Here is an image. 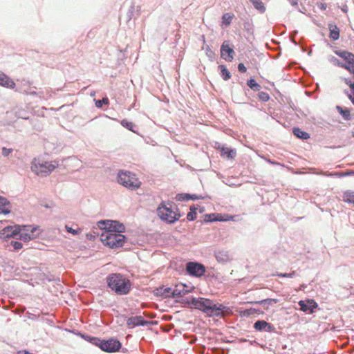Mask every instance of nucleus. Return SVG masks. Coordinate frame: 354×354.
<instances>
[{"mask_svg":"<svg viewBox=\"0 0 354 354\" xmlns=\"http://www.w3.org/2000/svg\"><path fill=\"white\" fill-rule=\"evenodd\" d=\"M213 270L214 268H210L209 269H207L206 268V273L203 276L205 277L206 279H217V276L213 272Z\"/></svg>","mask_w":354,"mask_h":354,"instance_id":"8fccbe9b","label":"nucleus"},{"mask_svg":"<svg viewBox=\"0 0 354 354\" xmlns=\"http://www.w3.org/2000/svg\"><path fill=\"white\" fill-rule=\"evenodd\" d=\"M197 298L193 295L189 296L182 300V304L187 308H196V304H194L197 302Z\"/></svg>","mask_w":354,"mask_h":354,"instance_id":"7c9ffc66","label":"nucleus"},{"mask_svg":"<svg viewBox=\"0 0 354 354\" xmlns=\"http://www.w3.org/2000/svg\"><path fill=\"white\" fill-rule=\"evenodd\" d=\"M328 60L333 63L335 66L342 68L343 62H340L337 57L334 56H331L329 57Z\"/></svg>","mask_w":354,"mask_h":354,"instance_id":"3c124183","label":"nucleus"},{"mask_svg":"<svg viewBox=\"0 0 354 354\" xmlns=\"http://www.w3.org/2000/svg\"><path fill=\"white\" fill-rule=\"evenodd\" d=\"M221 214L218 213H209L205 214L203 216L204 223H209L216 221H220Z\"/></svg>","mask_w":354,"mask_h":354,"instance_id":"473e14b6","label":"nucleus"},{"mask_svg":"<svg viewBox=\"0 0 354 354\" xmlns=\"http://www.w3.org/2000/svg\"><path fill=\"white\" fill-rule=\"evenodd\" d=\"M336 109L337 112L339 113V115H341V116L344 118V120L348 121L352 119L351 111L348 108L344 107L340 105H337Z\"/></svg>","mask_w":354,"mask_h":354,"instance_id":"bb28decb","label":"nucleus"},{"mask_svg":"<svg viewBox=\"0 0 354 354\" xmlns=\"http://www.w3.org/2000/svg\"><path fill=\"white\" fill-rule=\"evenodd\" d=\"M342 201L348 204L353 205L354 207V191H344L342 194Z\"/></svg>","mask_w":354,"mask_h":354,"instance_id":"c756f323","label":"nucleus"},{"mask_svg":"<svg viewBox=\"0 0 354 354\" xmlns=\"http://www.w3.org/2000/svg\"><path fill=\"white\" fill-rule=\"evenodd\" d=\"M348 72H349L351 74H354V64L351 66H346V68H345Z\"/></svg>","mask_w":354,"mask_h":354,"instance_id":"0e129e2a","label":"nucleus"},{"mask_svg":"<svg viewBox=\"0 0 354 354\" xmlns=\"http://www.w3.org/2000/svg\"><path fill=\"white\" fill-rule=\"evenodd\" d=\"M301 311L312 314L316 309L319 308L318 304L313 299H308L306 300H300L298 302Z\"/></svg>","mask_w":354,"mask_h":354,"instance_id":"2eb2a0df","label":"nucleus"},{"mask_svg":"<svg viewBox=\"0 0 354 354\" xmlns=\"http://www.w3.org/2000/svg\"><path fill=\"white\" fill-rule=\"evenodd\" d=\"M266 326L265 328L264 332H268L270 333H276V328L274 326L269 322H266Z\"/></svg>","mask_w":354,"mask_h":354,"instance_id":"603ef678","label":"nucleus"},{"mask_svg":"<svg viewBox=\"0 0 354 354\" xmlns=\"http://www.w3.org/2000/svg\"><path fill=\"white\" fill-rule=\"evenodd\" d=\"M95 106L98 109L102 108L104 105H109V100L107 97H103L102 99L100 100H94Z\"/></svg>","mask_w":354,"mask_h":354,"instance_id":"37998d69","label":"nucleus"},{"mask_svg":"<svg viewBox=\"0 0 354 354\" xmlns=\"http://www.w3.org/2000/svg\"><path fill=\"white\" fill-rule=\"evenodd\" d=\"M141 9L140 6L135 7L132 3L127 12V21H129L132 19H136L140 15Z\"/></svg>","mask_w":354,"mask_h":354,"instance_id":"b1692460","label":"nucleus"},{"mask_svg":"<svg viewBox=\"0 0 354 354\" xmlns=\"http://www.w3.org/2000/svg\"><path fill=\"white\" fill-rule=\"evenodd\" d=\"M185 272L189 277L201 278L206 273V266L199 261H189L186 263Z\"/></svg>","mask_w":354,"mask_h":354,"instance_id":"9d476101","label":"nucleus"},{"mask_svg":"<svg viewBox=\"0 0 354 354\" xmlns=\"http://www.w3.org/2000/svg\"><path fill=\"white\" fill-rule=\"evenodd\" d=\"M197 217V208L196 205L193 204L189 207V212L187 214V220L188 221H194Z\"/></svg>","mask_w":354,"mask_h":354,"instance_id":"4c0bfd02","label":"nucleus"},{"mask_svg":"<svg viewBox=\"0 0 354 354\" xmlns=\"http://www.w3.org/2000/svg\"><path fill=\"white\" fill-rule=\"evenodd\" d=\"M351 57H354V54H353V53H351V52H349V55H346L343 58V59H344V61H346V60H347L348 58H351Z\"/></svg>","mask_w":354,"mask_h":354,"instance_id":"774afa93","label":"nucleus"},{"mask_svg":"<svg viewBox=\"0 0 354 354\" xmlns=\"http://www.w3.org/2000/svg\"><path fill=\"white\" fill-rule=\"evenodd\" d=\"M212 300V299H210L209 298L201 297H198L197 302L194 304H196L195 309H197L201 311L202 313L207 314Z\"/></svg>","mask_w":354,"mask_h":354,"instance_id":"f3484780","label":"nucleus"},{"mask_svg":"<svg viewBox=\"0 0 354 354\" xmlns=\"http://www.w3.org/2000/svg\"><path fill=\"white\" fill-rule=\"evenodd\" d=\"M279 301L277 299L274 298H267L259 301H256L255 304H259L263 306H269L277 304Z\"/></svg>","mask_w":354,"mask_h":354,"instance_id":"79ce46f5","label":"nucleus"},{"mask_svg":"<svg viewBox=\"0 0 354 354\" xmlns=\"http://www.w3.org/2000/svg\"><path fill=\"white\" fill-rule=\"evenodd\" d=\"M257 95L259 99L262 102H268L270 98V95L264 91H259Z\"/></svg>","mask_w":354,"mask_h":354,"instance_id":"de8ad7c7","label":"nucleus"},{"mask_svg":"<svg viewBox=\"0 0 354 354\" xmlns=\"http://www.w3.org/2000/svg\"><path fill=\"white\" fill-rule=\"evenodd\" d=\"M244 29L248 35H252L254 32L253 25L250 21H245L243 24Z\"/></svg>","mask_w":354,"mask_h":354,"instance_id":"49530a36","label":"nucleus"},{"mask_svg":"<svg viewBox=\"0 0 354 354\" xmlns=\"http://www.w3.org/2000/svg\"><path fill=\"white\" fill-rule=\"evenodd\" d=\"M215 258L218 263H225L229 260V254L227 251L219 250L215 252Z\"/></svg>","mask_w":354,"mask_h":354,"instance_id":"cd10ccee","label":"nucleus"},{"mask_svg":"<svg viewBox=\"0 0 354 354\" xmlns=\"http://www.w3.org/2000/svg\"><path fill=\"white\" fill-rule=\"evenodd\" d=\"M266 321L263 319H258L253 324V328L255 330L259 332H264L266 324Z\"/></svg>","mask_w":354,"mask_h":354,"instance_id":"58836bf2","label":"nucleus"},{"mask_svg":"<svg viewBox=\"0 0 354 354\" xmlns=\"http://www.w3.org/2000/svg\"><path fill=\"white\" fill-rule=\"evenodd\" d=\"M317 6L322 10H325L327 8V4L323 2H318Z\"/></svg>","mask_w":354,"mask_h":354,"instance_id":"e2e57ef3","label":"nucleus"},{"mask_svg":"<svg viewBox=\"0 0 354 354\" xmlns=\"http://www.w3.org/2000/svg\"><path fill=\"white\" fill-rule=\"evenodd\" d=\"M120 124L124 128L139 135V133L135 129L136 124L133 122L127 119H123L120 121Z\"/></svg>","mask_w":354,"mask_h":354,"instance_id":"72a5a7b5","label":"nucleus"},{"mask_svg":"<svg viewBox=\"0 0 354 354\" xmlns=\"http://www.w3.org/2000/svg\"><path fill=\"white\" fill-rule=\"evenodd\" d=\"M174 205L176 204L171 201H162L157 208L159 218L165 223L174 224L177 221L176 217L172 219L175 212Z\"/></svg>","mask_w":354,"mask_h":354,"instance_id":"7ed1b4c3","label":"nucleus"},{"mask_svg":"<svg viewBox=\"0 0 354 354\" xmlns=\"http://www.w3.org/2000/svg\"><path fill=\"white\" fill-rule=\"evenodd\" d=\"M11 245L13 247L15 250H19L23 248V243L18 241H12Z\"/></svg>","mask_w":354,"mask_h":354,"instance_id":"864d4df0","label":"nucleus"},{"mask_svg":"<svg viewBox=\"0 0 354 354\" xmlns=\"http://www.w3.org/2000/svg\"><path fill=\"white\" fill-rule=\"evenodd\" d=\"M225 145H222V144L219 143L218 142H216L214 148L219 151L221 150V147H225Z\"/></svg>","mask_w":354,"mask_h":354,"instance_id":"338daca9","label":"nucleus"},{"mask_svg":"<svg viewBox=\"0 0 354 354\" xmlns=\"http://www.w3.org/2000/svg\"><path fill=\"white\" fill-rule=\"evenodd\" d=\"M188 286L185 283H180L176 286L174 288H172L171 298L182 297L192 290L187 289Z\"/></svg>","mask_w":354,"mask_h":354,"instance_id":"dca6fc26","label":"nucleus"},{"mask_svg":"<svg viewBox=\"0 0 354 354\" xmlns=\"http://www.w3.org/2000/svg\"><path fill=\"white\" fill-rule=\"evenodd\" d=\"M66 230L67 232L72 234L73 235H78L81 233L82 230L80 228L73 229L72 227L68 226V225H65Z\"/></svg>","mask_w":354,"mask_h":354,"instance_id":"09e8293b","label":"nucleus"},{"mask_svg":"<svg viewBox=\"0 0 354 354\" xmlns=\"http://www.w3.org/2000/svg\"><path fill=\"white\" fill-rule=\"evenodd\" d=\"M237 68L238 71L241 73H244L247 71V68L243 63H239L237 66Z\"/></svg>","mask_w":354,"mask_h":354,"instance_id":"052dcab7","label":"nucleus"},{"mask_svg":"<svg viewBox=\"0 0 354 354\" xmlns=\"http://www.w3.org/2000/svg\"><path fill=\"white\" fill-rule=\"evenodd\" d=\"M218 71L219 73V75H221V78L224 81L229 80L231 77L232 74L230 71L227 69V66L225 64H220L218 66Z\"/></svg>","mask_w":354,"mask_h":354,"instance_id":"a878e982","label":"nucleus"},{"mask_svg":"<svg viewBox=\"0 0 354 354\" xmlns=\"http://www.w3.org/2000/svg\"><path fill=\"white\" fill-rule=\"evenodd\" d=\"M219 152L221 157L228 160L234 159L236 156V149L227 147V146L221 147Z\"/></svg>","mask_w":354,"mask_h":354,"instance_id":"6ab92c4d","label":"nucleus"},{"mask_svg":"<svg viewBox=\"0 0 354 354\" xmlns=\"http://www.w3.org/2000/svg\"><path fill=\"white\" fill-rule=\"evenodd\" d=\"M329 29V38L333 41H337L339 38V28L335 23H329L328 24Z\"/></svg>","mask_w":354,"mask_h":354,"instance_id":"412c9836","label":"nucleus"},{"mask_svg":"<svg viewBox=\"0 0 354 354\" xmlns=\"http://www.w3.org/2000/svg\"><path fill=\"white\" fill-rule=\"evenodd\" d=\"M196 194L189 193H178L176 195L175 199L177 201H196Z\"/></svg>","mask_w":354,"mask_h":354,"instance_id":"393cba45","label":"nucleus"},{"mask_svg":"<svg viewBox=\"0 0 354 354\" xmlns=\"http://www.w3.org/2000/svg\"><path fill=\"white\" fill-rule=\"evenodd\" d=\"M275 275H277L279 277H281V278H284V277L293 278L294 277L297 276V274L296 271H292L289 273L277 272V274Z\"/></svg>","mask_w":354,"mask_h":354,"instance_id":"a18cd8bd","label":"nucleus"},{"mask_svg":"<svg viewBox=\"0 0 354 354\" xmlns=\"http://www.w3.org/2000/svg\"><path fill=\"white\" fill-rule=\"evenodd\" d=\"M58 165V161L56 160L33 164L31 166V170L37 176H46L51 174Z\"/></svg>","mask_w":354,"mask_h":354,"instance_id":"9b49d317","label":"nucleus"},{"mask_svg":"<svg viewBox=\"0 0 354 354\" xmlns=\"http://www.w3.org/2000/svg\"><path fill=\"white\" fill-rule=\"evenodd\" d=\"M155 324V322L146 320L141 315L130 317L127 319V326L129 328H133L137 326H147Z\"/></svg>","mask_w":354,"mask_h":354,"instance_id":"f8f14e48","label":"nucleus"},{"mask_svg":"<svg viewBox=\"0 0 354 354\" xmlns=\"http://www.w3.org/2000/svg\"><path fill=\"white\" fill-rule=\"evenodd\" d=\"M232 313L230 307L223 305V304L216 302L212 300L207 313L209 317H220L223 318L226 315H230Z\"/></svg>","mask_w":354,"mask_h":354,"instance_id":"6e6552de","label":"nucleus"},{"mask_svg":"<svg viewBox=\"0 0 354 354\" xmlns=\"http://www.w3.org/2000/svg\"><path fill=\"white\" fill-rule=\"evenodd\" d=\"M105 280L106 286L118 295H127L132 290V282L122 273H110Z\"/></svg>","mask_w":354,"mask_h":354,"instance_id":"f03ea898","label":"nucleus"},{"mask_svg":"<svg viewBox=\"0 0 354 354\" xmlns=\"http://www.w3.org/2000/svg\"><path fill=\"white\" fill-rule=\"evenodd\" d=\"M344 82L349 87H351L352 86V84H353V82H352L350 78H348H348H344Z\"/></svg>","mask_w":354,"mask_h":354,"instance_id":"69168bd1","label":"nucleus"},{"mask_svg":"<svg viewBox=\"0 0 354 354\" xmlns=\"http://www.w3.org/2000/svg\"><path fill=\"white\" fill-rule=\"evenodd\" d=\"M101 230L100 241L111 249L122 248L127 242V237L122 234L126 227L117 220H100L97 223Z\"/></svg>","mask_w":354,"mask_h":354,"instance_id":"f257e3e1","label":"nucleus"},{"mask_svg":"<svg viewBox=\"0 0 354 354\" xmlns=\"http://www.w3.org/2000/svg\"><path fill=\"white\" fill-rule=\"evenodd\" d=\"M261 313H263V312L261 311L259 309H257V308H246V309L241 310L239 311V315L241 317H250L251 315H253L254 314H259Z\"/></svg>","mask_w":354,"mask_h":354,"instance_id":"2f4dec72","label":"nucleus"},{"mask_svg":"<svg viewBox=\"0 0 354 354\" xmlns=\"http://www.w3.org/2000/svg\"><path fill=\"white\" fill-rule=\"evenodd\" d=\"M10 205V201L5 197L0 196V214L4 215L8 214L10 209L8 207Z\"/></svg>","mask_w":354,"mask_h":354,"instance_id":"c85d7f7f","label":"nucleus"},{"mask_svg":"<svg viewBox=\"0 0 354 354\" xmlns=\"http://www.w3.org/2000/svg\"><path fill=\"white\" fill-rule=\"evenodd\" d=\"M97 226H98L97 225ZM101 231L99 227H93L92 232L86 233V237L89 241H95V239L98 236L100 237Z\"/></svg>","mask_w":354,"mask_h":354,"instance_id":"c9c22d12","label":"nucleus"},{"mask_svg":"<svg viewBox=\"0 0 354 354\" xmlns=\"http://www.w3.org/2000/svg\"><path fill=\"white\" fill-rule=\"evenodd\" d=\"M353 175H354V171L353 170H348V171H346L344 174H339L338 176L342 178V177H345V176H353Z\"/></svg>","mask_w":354,"mask_h":354,"instance_id":"680f3d73","label":"nucleus"},{"mask_svg":"<svg viewBox=\"0 0 354 354\" xmlns=\"http://www.w3.org/2000/svg\"><path fill=\"white\" fill-rule=\"evenodd\" d=\"M205 54L207 56V57L209 58V59L211 62L214 61L216 59L215 53L213 50H212V49L210 48V47L208 45H207L205 46Z\"/></svg>","mask_w":354,"mask_h":354,"instance_id":"c03bdc74","label":"nucleus"},{"mask_svg":"<svg viewBox=\"0 0 354 354\" xmlns=\"http://www.w3.org/2000/svg\"><path fill=\"white\" fill-rule=\"evenodd\" d=\"M117 181L123 187L132 191L138 189L141 185L136 175L129 171L120 170L118 173Z\"/></svg>","mask_w":354,"mask_h":354,"instance_id":"20e7f679","label":"nucleus"},{"mask_svg":"<svg viewBox=\"0 0 354 354\" xmlns=\"http://www.w3.org/2000/svg\"><path fill=\"white\" fill-rule=\"evenodd\" d=\"M20 233L19 225H8L0 230V238L8 241L11 237L19 236Z\"/></svg>","mask_w":354,"mask_h":354,"instance_id":"4468645a","label":"nucleus"},{"mask_svg":"<svg viewBox=\"0 0 354 354\" xmlns=\"http://www.w3.org/2000/svg\"><path fill=\"white\" fill-rule=\"evenodd\" d=\"M20 233H19L18 239L24 242H28L31 240L39 238L43 232L40 227L37 225H19Z\"/></svg>","mask_w":354,"mask_h":354,"instance_id":"39448f33","label":"nucleus"},{"mask_svg":"<svg viewBox=\"0 0 354 354\" xmlns=\"http://www.w3.org/2000/svg\"><path fill=\"white\" fill-rule=\"evenodd\" d=\"M0 86L8 88H14L15 87V82L6 74L0 73Z\"/></svg>","mask_w":354,"mask_h":354,"instance_id":"aec40b11","label":"nucleus"},{"mask_svg":"<svg viewBox=\"0 0 354 354\" xmlns=\"http://www.w3.org/2000/svg\"><path fill=\"white\" fill-rule=\"evenodd\" d=\"M234 216L228 215V214H221L220 216V221H234Z\"/></svg>","mask_w":354,"mask_h":354,"instance_id":"5fc2aeb1","label":"nucleus"},{"mask_svg":"<svg viewBox=\"0 0 354 354\" xmlns=\"http://www.w3.org/2000/svg\"><path fill=\"white\" fill-rule=\"evenodd\" d=\"M175 206V212L174 215H173L172 219H174V217L177 218V221H179L180 218L183 216V213H180L179 208L178 207L177 205H174Z\"/></svg>","mask_w":354,"mask_h":354,"instance_id":"4d7b16f0","label":"nucleus"},{"mask_svg":"<svg viewBox=\"0 0 354 354\" xmlns=\"http://www.w3.org/2000/svg\"><path fill=\"white\" fill-rule=\"evenodd\" d=\"M234 17V15L232 13H230V12L224 13L221 17V20H222L221 25L224 26L225 27L229 26L231 24Z\"/></svg>","mask_w":354,"mask_h":354,"instance_id":"f704fd0d","label":"nucleus"},{"mask_svg":"<svg viewBox=\"0 0 354 354\" xmlns=\"http://www.w3.org/2000/svg\"><path fill=\"white\" fill-rule=\"evenodd\" d=\"M20 233H19L18 239L24 242H28L31 240L39 238L43 232L40 227L37 225H19Z\"/></svg>","mask_w":354,"mask_h":354,"instance_id":"0eeeda50","label":"nucleus"},{"mask_svg":"<svg viewBox=\"0 0 354 354\" xmlns=\"http://www.w3.org/2000/svg\"><path fill=\"white\" fill-rule=\"evenodd\" d=\"M13 149H11V148H6V147H3L2 148V155L4 156V157H7L10 155V153H11L12 152Z\"/></svg>","mask_w":354,"mask_h":354,"instance_id":"bf43d9fd","label":"nucleus"},{"mask_svg":"<svg viewBox=\"0 0 354 354\" xmlns=\"http://www.w3.org/2000/svg\"><path fill=\"white\" fill-rule=\"evenodd\" d=\"M42 279L46 280L48 282L55 281L57 283L60 282V279L59 277H56L55 275L50 273H43L42 274Z\"/></svg>","mask_w":354,"mask_h":354,"instance_id":"a19ab883","label":"nucleus"},{"mask_svg":"<svg viewBox=\"0 0 354 354\" xmlns=\"http://www.w3.org/2000/svg\"><path fill=\"white\" fill-rule=\"evenodd\" d=\"M20 233H19L18 239L24 242H28L31 240L39 238L43 232L40 227L37 225H19Z\"/></svg>","mask_w":354,"mask_h":354,"instance_id":"423d86ee","label":"nucleus"},{"mask_svg":"<svg viewBox=\"0 0 354 354\" xmlns=\"http://www.w3.org/2000/svg\"><path fill=\"white\" fill-rule=\"evenodd\" d=\"M292 131L296 138L302 140H306L310 138V134L298 127H294Z\"/></svg>","mask_w":354,"mask_h":354,"instance_id":"5701e85b","label":"nucleus"},{"mask_svg":"<svg viewBox=\"0 0 354 354\" xmlns=\"http://www.w3.org/2000/svg\"><path fill=\"white\" fill-rule=\"evenodd\" d=\"M353 64H354V57L348 58L344 63H343L342 68H346V66H351Z\"/></svg>","mask_w":354,"mask_h":354,"instance_id":"13d9d810","label":"nucleus"},{"mask_svg":"<svg viewBox=\"0 0 354 354\" xmlns=\"http://www.w3.org/2000/svg\"><path fill=\"white\" fill-rule=\"evenodd\" d=\"M253 5L254 8L257 10L260 13L266 12V7L261 0H250Z\"/></svg>","mask_w":354,"mask_h":354,"instance_id":"ea45409f","label":"nucleus"},{"mask_svg":"<svg viewBox=\"0 0 354 354\" xmlns=\"http://www.w3.org/2000/svg\"><path fill=\"white\" fill-rule=\"evenodd\" d=\"M221 57L227 62H232L235 54L234 47L231 46L230 41L225 40L221 46Z\"/></svg>","mask_w":354,"mask_h":354,"instance_id":"ddd939ff","label":"nucleus"},{"mask_svg":"<svg viewBox=\"0 0 354 354\" xmlns=\"http://www.w3.org/2000/svg\"><path fill=\"white\" fill-rule=\"evenodd\" d=\"M335 53L340 57L341 58H344L346 55H349V52L347 50H335Z\"/></svg>","mask_w":354,"mask_h":354,"instance_id":"6e6d98bb","label":"nucleus"},{"mask_svg":"<svg viewBox=\"0 0 354 354\" xmlns=\"http://www.w3.org/2000/svg\"><path fill=\"white\" fill-rule=\"evenodd\" d=\"M97 347L104 352L113 353L120 351L122 344L117 337H111L108 339L101 338Z\"/></svg>","mask_w":354,"mask_h":354,"instance_id":"1a4fd4ad","label":"nucleus"},{"mask_svg":"<svg viewBox=\"0 0 354 354\" xmlns=\"http://www.w3.org/2000/svg\"><path fill=\"white\" fill-rule=\"evenodd\" d=\"M153 293L156 297H160L162 298H171L172 295V288L165 287L164 286H159L155 288Z\"/></svg>","mask_w":354,"mask_h":354,"instance_id":"a211bd4d","label":"nucleus"},{"mask_svg":"<svg viewBox=\"0 0 354 354\" xmlns=\"http://www.w3.org/2000/svg\"><path fill=\"white\" fill-rule=\"evenodd\" d=\"M248 86L254 91H259L261 88V86L257 82L253 77H251L247 80Z\"/></svg>","mask_w":354,"mask_h":354,"instance_id":"e433bc0d","label":"nucleus"},{"mask_svg":"<svg viewBox=\"0 0 354 354\" xmlns=\"http://www.w3.org/2000/svg\"><path fill=\"white\" fill-rule=\"evenodd\" d=\"M77 334L79 336H80L83 339L86 340V342L91 343V344H93L97 347L98 346L100 339H101L100 337L92 336L87 333H82L80 331H78Z\"/></svg>","mask_w":354,"mask_h":354,"instance_id":"4be33fe9","label":"nucleus"}]
</instances>
